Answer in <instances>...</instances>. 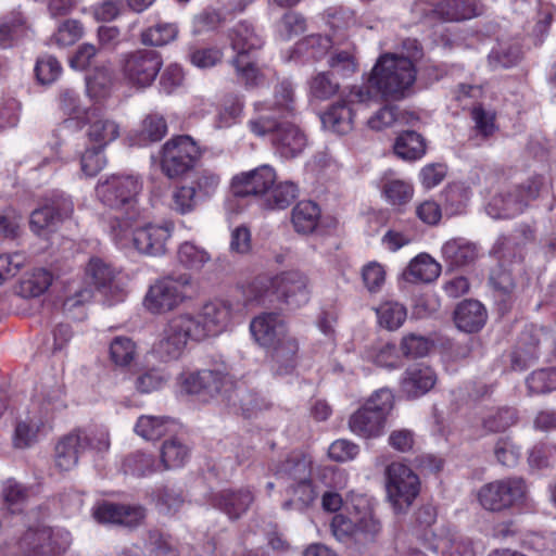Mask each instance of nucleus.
Instances as JSON below:
<instances>
[{
	"instance_id": "obj_41",
	"label": "nucleus",
	"mask_w": 556,
	"mask_h": 556,
	"mask_svg": "<svg viewBox=\"0 0 556 556\" xmlns=\"http://www.w3.org/2000/svg\"><path fill=\"white\" fill-rule=\"evenodd\" d=\"M53 275L45 268H35L20 281L18 294L23 298H36L43 294L51 286Z\"/></svg>"
},
{
	"instance_id": "obj_20",
	"label": "nucleus",
	"mask_w": 556,
	"mask_h": 556,
	"mask_svg": "<svg viewBox=\"0 0 556 556\" xmlns=\"http://www.w3.org/2000/svg\"><path fill=\"white\" fill-rule=\"evenodd\" d=\"M92 515L101 523L136 527L144 519L146 510L141 506L103 502L94 507Z\"/></svg>"
},
{
	"instance_id": "obj_5",
	"label": "nucleus",
	"mask_w": 556,
	"mask_h": 556,
	"mask_svg": "<svg viewBox=\"0 0 556 556\" xmlns=\"http://www.w3.org/2000/svg\"><path fill=\"white\" fill-rule=\"evenodd\" d=\"M242 312L243 304L238 301L214 299L205 302L197 315L192 314V324L204 341L230 330Z\"/></svg>"
},
{
	"instance_id": "obj_19",
	"label": "nucleus",
	"mask_w": 556,
	"mask_h": 556,
	"mask_svg": "<svg viewBox=\"0 0 556 556\" xmlns=\"http://www.w3.org/2000/svg\"><path fill=\"white\" fill-rule=\"evenodd\" d=\"M483 13L484 5L478 0H442L427 13V16L439 22H460Z\"/></svg>"
},
{
	"instance_id": "obj_52",
	"label": "nucleus",
	"mask_w": 556,
	"mask_h": 556,
	"mask_svg": "<svg viewBox=\"0 0 556 556\" xmlns=\"http://www.w3.org/2000/svg\"><path fill=\"white\" fill-rule=\"evenodd\" d=\"M530 394H544L556 390V367L532 371L526 379Z\"/></svg>"
},
{
	"instance_id": "obj_10",
	"label": "nucleus",
	"mask_w": 556,
	"mask_h": 556,
	"mask_svg": "<svg viewBox=\"0 0 556 556\" xmlns=\"http://www.w3.org/2000/svg\"><path fill=\"white\" fill-rule=\"evenodd\" d=\"M162 66V54L147 48L126 52L121 59V72L124 79L138 89L150 87L160 74Z\"/></svg>"
},
{
	"instance_id": "obj_18",
	"label": "nucleus",
	"mask_w": 556,
	"mask_h": 556,
	"mask_svg": "<svg viewBox=\"0 0 556 556\" xmlns=\"http://www.w3.org/2000/svg\"><path fill=\"white\" fill-rule=\"evenodd\" d=\"M271 285L279 296L289 305L295 307L308 302V279L299 270L285 271L275 277Z\"/></svg>"
},
{
	"instance_id": "obj_48",
	"label": "nucleus",
	"mask_w": 556,
	"mask_h": 556,
	"mask_svg": "<svg viewBox=\"0 0 556 556\" xmlns=\"http://www.w3.org/2000/svg\"><path fill=\"white\" fill-rule=\"evenodd\" d=\"M178 28L173 23H159L148 27L140 34V41L144 46L162 47L176 39Z\"/></svg>"
},
{
	"instance_id": "obj_57",
	"label": "nucleus",
	"mask_w": 556,
	"mask_h": 556,
	"mask_svg": "<svg viewBox=\"0 0 556 556\" xmlns=\"http://www.w3.org/2000/svg\"><path fill=\"white\" fill-rule=\"evenodd\" d=\"M309 94L317 100H328L338 93L340 85L329 73L320 72L308 81Z\"/></svg>"
},
{
	"instance_id": "obj_47",
	"label": "nucleus",
	"mask_w": 556,
	"mask_h": 556,
	"mask_svg": "<svg viewBox=\"0 0 556 556\" xmlns=\"http://www.w3.org/2000/svg\"><path fill=\"white\" fill-rule=\"evenodd\" d=\"M365 358L381 367L395 368L399 366L396 345L391 342H377L367 346Z\"/></svg>"
},
{
	"instance_id": "obj_8",
	"label": "nucleus",
	"mask_w": 556,
	"mask_h": 556,
	"mask_svg": "<svg viewBox=\"0 0 556 556\" xmlns=\"http://www.w3.org/2000/svg\"><path fill=\"white\" fill-rule=\"evenodd\" d=\"M189 341L202 340L192 324V314L180 313L167 320L154 351L165 362L175 361L184 354Z\"/></svg>"
},
{
	"instance_id": "obj_16",
	"label": "nucleus",
	"mask_w": 556,
	"mask_h": 556,
	"mask_svg": "<svg viewBox=\"0 0 556 556\" xmlns=\"http://www.w3.org/2000/svg\"><path fill=\"white\" fill-rule=\"evenodd\" d=\"M228 382V375L220 369H202L185 376L182 388L190 394L212 399L219 394Z\"/></svg>"
},
{
	"instance_id": "obj_40",
	"label": "nucleus",
	"mask_w": 556,
	"mask_h": 556,
	"mask_svg": "<svg viewBox=\"0 0 556 556\" xmlns=\"http://www.w3.org/2000/svg\"><path fill=\"white\" fill-rule=\"evenodd\" d=\"M287 494L289 498L282 504L285 509L294 508L302 511L308 508L317 498V491L313 480L288 484Z\"/></svg>"
},
{
	"instance_id": "obj_50",
	"label": "nucleus",
	"mask_w": 556,
	"mask_h": 556,
	"mask_svg": "<svg viewBox=\"0 0 556 556\" xmlns=\"http://www.w3.org/2000/svg\"><path fill=\"white\" fill-rule=\"evenodd\" d=\"M110 359L118 367L129 366L137 357L136 343L127 337H116L110 343Z\"/></svg>"
},
{
	"instance_id": "obj_60",
	"label": "nucleus",
	"mask_w": 556,
	"mask_h": 556,
	"mask_svg": "<svg viewBox=\"0 0 556 556\" xmlns=\"http://www.w3.org/2000/svg\"><path fill=\"white\" fill-rule=\"evenodd\" d=\"M521 60V50L518 45H500L489 54V63L494 68H508Z\"/></svg>"
},
{
	"instance_id": "obj_35",
	"label": "nucleus",
	"mask_w": 556,
	"mask_h": 556,
	"mask_svg": "<svg viewBox=\"0 0 556 556\" xmlns=\"http://www.w3.org/2000/svg\"><path fill=\"white\" fill-rule=\"evenodd\" d=\"M321 211L313 201H301L291 213V223L294 230L300 235H311L317 230L320 222Z\"/></svg>"
},
{
	"instance_id": "obj_39",
	"label": "nucleus",
	"mask_w": 556,
	"mask_h": 556,
	"mask_svg": "<svg viewBox=\"0 0 556 556\" xmlns=\"http://www.w3.org/2000/svg\"><path fill=\"white\" fill-rule=\"evenodd\" d=\"M393 149L399 157L405 161H416L425 155L427 146L425 138L420 134L414 130H406L399 135Z\"/></svg>"
},
{
	"instance_id": "obj_61",
	"label": "nucleus",
	"mask_w": 556,
	"mask_h": 556,
	"mask_svg": "<svg viewBox=\"0 0 556 556\" xmlns=\"http://www.w3.org/2000/svg\"><path fill=\"white\" fill-rule=\"evenodd\" d=\"M381 530V521L371 511L365 513L356 520V543L374 542Z\"/></svg>"
},
{
	"instance_id": "obj_11",
	"label": "nucleus",
	"mask_w": 556,
	"mask_h": 556,
	"mask_svg": "<svg viewBox=\"0 0 556 556\" xmlns=\"http://www.w3.org/2000/svg\"><path fill=\"white\" fill-rule=\"evenodd\" d=\"M190 286L188 275L166 276L150 286L143 304L153 314L170 312L182 304L187 296L186 289Z\"/></svg>"
},
{
	"instance_id": "obj_29",
	"label": "nucleus",
	"mask_w": 556,
	"mask_h": 556,
	"mask_svg": "<svg viewBox=\"0 0 556 556\" xmlns=\"http://www.w3.org/2000/svg\"><path fill=\"white\" fill-rule=\"evenodd\" d=\"M486 317V309L477 300L463 301L454 312L455 325L467 333L479 331L484 326Z\"/></svg>"
},
{
	"instance_id": "obj_64",
	"label": "nucleus",
	"mask_w": 556,
	"mask_h": 556,
	"mask_svg": "<svg viewBox=\"0 0 556 556\" xmlns=\"http://www.w3.org/2000/svg\"><path fill=\"white\" fill-rule=\"evenodd\" d=\"M178 261L187 268L199 269L208 262V253L191 242H184L178 249Z\"/></svg>"
},
{
	"instance_id": "obj_55",
	"label": "nucleus",
	"mask_w": 556,
	"mask_h": 556,
	"mask_svg": "<svg viewBox=\"0 0 556 556\" xmlns=\"http://www.w3.org/2000/svg\"><path fill=\"white\" fill-rule=\"evenodd\" d=\"M500 268L492 274L490 282L492 287L502 294H510L515 288L516 282L510 269L506 268L507 263L520 264L522 260L519 258H498Z\"/></svg>"
},
{
	"instance_id": "obj_17",
	"label": "nucleus",
	"mask_w": 556,
	"mask_h": 556,
	"mask_svg": "<svg viewBox=\"0 0 556 556\" xmlns=\"http://www.w3.org/2000/svg\"><path fill=\"white\" fill-rule=\"evenodd\" d=\"M173 224L152 225L137 228L132 231V243L136 250L147 255H162L166 252V244L173 231Z\"/></svg>"
},
{
	"instance_id": "obj_43",
	"label": "nucleus",
	"mask_w": 556,
	"mask_h": 556,
	"mask_svg": "<svg viewBox=\"0 0 556 556\" xmlns=\"http://www.w3.org/2000/svg\"><path fill=\"white\" fill-rule=\"evenodd\" d=\"M190 455V447L179 438L165 440L161 446V463L165 469L179 468Z\"/></svg>"
},
{
	"instance_id": "obj_36",
	"label": "nucleus",
	"mask_w": 556,
	"mask_h": 556,
	"mask_svg": "<svg viewBox=\"0 0 556 556\" xmlns=\"http://www.w3.org/2000/svg\"><path fill=\"white\" fill-rule=\"evenodd\" d=\"M486 213L492 218H510L523 212L522 200L517 199L513 189L496 193L488 203Z\"/></svg>"
},
{
	"instance_id": "obj_13",
	"label": "nucleus",
	"mask_w": 556,
	"mask_h": 556,
	"mask_svg": "<svg viewBox=\"0 0 556 556\" xmlns=\"http://www.w3.org/2000/svg\"><path fill=\"white\" fill-rule=\"evenodd\" d=\"M73 212L74 204L71 198L62 192H53L40 207L33 211L30 229L39 237H48L68 219Z\"/></svg>"
},
{
	"instance_id": "obj_37",
	"label": "nucleus",
	"mask_w": 556,
	"mask_h": 556,
	"mask_svg": "<svg viewBox=\"0 0 556 556\" xmlns=\"http://www.w3.org/2000/svg\"><path fill=\"white\" fill-rule=\"evenodd\" d=\"M298 350L296 340L289 333L280 342L267 349L273 362L277 365L279 374H288L294 368Z\"/></svg>"
},
{
	"instance_id": "obj_27",
	"label": "nucleus",
	"mask_w": 556,
	"mask_h": 556,
	"mask_svg": "<svg viewBox=\"0 0 556 556\" xmlns=\"http://www.w3.org/2000/svg\"><path fill=\"white\" fill-rule=\"evenodd\" d=\"M85 452L77 429L61 437L54 447V465L61 471H70L77 464L79 455Z\"/></svg>"
},
{
	"instance_id": "obj_63",
	"label": "nucleus",
	"mask_w": 556,
	"mask_h": 556,
	"mask_svg": "<svg viewBox=\"0 0 556 556\" xmlns=\"http://www.w3.org/2000/svg\"><path fill=\"white\" fill-rule=\"evenodd\" d=\"M77 431L79 432L81 443H84L85 451L92 450L97 453H104L109 451L111 443L110 434L106 429H77Z\"/></svg>"
},
{
	"instance_id": "obj_21",
	"label": "nucleus",
	"mask_w": 556,
	"mask_h": 556,
	"mask_svg": "<svg viewBox=\"0 0 556 556\" xmlns=\"http://www.w3.org/2000/svg\"><path fill=\"white\" fill-rule=\"evenodd\" d=\"M85 115L88 124L86 135L93 146L104 149L119 137L118 123L109 118L99 108H90Z\"/></svg>"
},
{
	"instance_id": "obj_30",
	"label": "nucleus",
	"mask_w": 556,
	"mask_h": 556,
	"mask_svg": "<svg viewBox=\"0 0 556 556\" xmlns=\"http://www.w3.org/2000/svg\"><path fill=\"white\" fill-rule=\"evenodd\" d=\"M435 382V372L428 366L418 365L406 369L401 388L408 397H418L429 392Z\"/></svg>"
},
{
	"instance_id": "obj_33",
	"label": "nucleus",
	"mask_w": 556,
	"mask_h": 556,
	"mask_svg": "<svg viewBox=\"0 0 556 556\" xmlns=\"http://www.w3.org/2000/svg\"><path fill=\"white\" fill-rule=\"evenodd\" d=\"M115 277L116 270L101 257L92 256L86 264V282L104 294L112 289Z\"/></svg>"
},
{
	"instance_id": "obj_22",
	"label": "nucleus",
	"mask_w": 556,
	"mask_h": 556,
	"mask_svg": "<svg viewBox=\"0 0 556 556\" xmlns=\"http://www.w3.org/2000/svg\"><path fill=\"white\" fill-rule=\"evenodd\" d=\"M250 330L254 340L266 350L288 334L285 320L276 313L256 316L250 324Z\"/></svg>"
},
{
	"instance_id": "obj_38",
	"label": "nucleus",
	"mask_w": 556,
	"mask_h": 556,
	"mask_svg": "<svg viewBox=\"0 0 556 556\" xmlns=\"http://www.w3.org/2000/svg\"><path fill=\"white\" fill-rule=\"evenodd\" d=\"M441 271V265L429 254L422 253L416 256L408 265L404 275L410 282H431Z\"/></svg>"
},
{
	"instance_id": "obj_14",
	"label": "nucleus",
	"mask_w": 556,
	"mask_h": 556,
	"mask_svg": "<svg viewBox=\"0 0 556 556\" xmlns=\"http://www.w3.org/2000/svg\"><path fill=\"white\" fill-rule=\"evenodd\" d=\"M276 179L275 169L269 165H262L233 176L230 189L236 198H261L268 194Z\"/></svg>"
},
{
	"instance_id": "obj_12",
	"label": "nucleus",
	"mask_w": 556,
	"mask_h": 556,
	"mask_svg": "<svg viewBox=\"0 0 556 556\" xmlns=\"http://www.w3.org/2000/svg\"><path fill=\"white\" fill-rule=\"evenodd\" d=\"M199 156V148L190 136L174 137L162 148V172L172 179L181 177L194 167Z\"/></svg>"
},
{
	"instance_id": "obj_24",
	"label": "nucleus",
	"mask_w": 556,
	"mask_h": 556,
	"mask_svg": "<svg viewBox=\"0 0 556 556\" xmlns=\"http://www.w3.org/2000/svg\"><path fill=\"white\" fill-rule=\"evenodd\" d=\"M271 143L281 157L294 159L305 150L307 137L298 125L285 122L273 136Z\"/></svg>"
},
{
	"instance_id": "obj_28",
	"label": "nucleus",
	"mask_w": 556,
	"mask_h": 556,
	"mask_svg": "<svg viewBox=\"0 0 556 556\" xmlns=\"http://www.w3.org/2000/svg\"><path fill=\"white\" fill-rule=\"evenodd\" d=\"M478 255L477 244L464 238L448 240L442 247L443 261L452 269L473 264Z\"/></svg>"
},
{
	"instance_id": "obj_62",
	"label": "nucleus",
	"mask_w": 556,
	"mask_h": 556,
	"mask_svg": "<svg viewBox=\"0 0 556 556\" xmlns=\"http://www.w3.org/2000/svg\"><path fill=\"white\" fill-rule=\"evenodd\" d=\"M256 110L260 112L258 116L249 121V127L256 136H265L267 134L277 132V129L285 123L279 122L278 118L267 111L264 104H257Z\"/></svg>"
},
{
	"instance_id": "obj_42",
	"label": "nucleus",
	"mask_w": 556,
	"mask_h": 556,
	"mask_svg": "<svg viewBox=\"0 0 556 556\" xmlns=\"http://www.w3.org/2000/svg\"><path fill=\"white\" fill-rule=\"evenodd\" d=\"M442 206L447 215H458L466 211L470 189L460 182L447 185L441 193Z\"/></svg>"
},
{
	"instance_id": "obj_26",
	"label": "nucleus",
	"mask_w": 556,
	"mask_h": 556,
	"mask_svg": "<svg viewBox=\"0 0 556 556\" xmlns=\"http://www.w3.org/2000/svg\"><path fill=\"white\" fill-rule=\"evenodd\" d=\"M534 240V230L529 225H520L508 236H501L492 248L497 258L522 260V248Z\"/></svg>"
},
{
	"instance_id": "obj_15",
	"label": "nucleus",
	"mask_w": 556,
	"mask_h": 556,
	"mask_svg": "<svg viewBox=\"0 0 556 556\" xmlns=\"http://www.w3.org/2000/svg\"><path fill=\"white\" fill-rule=\"evenodd\" d=\"M255 493L250 486L239 489H223L214 493L211 504L224 513L230 520H239L251 508Z\"/></svg>"
},
{
	"instance_id": "obj_23",
	"label": "nucleus",
	"mask_w": 556,
	"mask_h": 556,
	"mask_svg": "<svg viewBox=\"0 0 556 556\" xmlns=\"http://www.w3.org/2000/svg\"><path fill=\"white\" fill-rule=\"evenodd\" d=\"M224 401L235 413L245 418L255 416L268 407V403L262 396L244 384H233L225 389Z\"/></svg>"
},
{
	"instance_id": "obj_45",
	"label": "nucleus",
	"mask_w": 556,
	"mask_h": 556,
	"mask_svg": "<svg viewBox=\"0 0 556 556\" xmlns=\"http://www.w3.org/2000/svg\"><path fill=\"white\" fill-rule=\"evenodd\" d=\"M238 79L245 86H257L264 78L257 60L254 55H240L231 60Z\"/></svg>"
},
{
	"instance_id": "obj_2",
	"label": "nucleus",
	"mask_w": 556,
	"mask_h": 556,
	"mask_svg": "<svg viewBox=\"0 0 556 556\" xmlns=\"http://www.w3.org/2000/svg\"><path fill=\"white\" fill-rule=\"evenodd\" d=\"M528 485L521 477H506L488 482L477 493L479 505L491 513H506L523 506L528 498Z\"/></svg>"
},
{
	"instance_id": "obj_59",
	"label": "nucleus",
	"mask_w": 556,
	"mask_h": 556,
	"mask_svg": "<svg viewBox=\"0 0 556 556\" xmlns=\"http://www.w3.org/2000/svg\"><path fill=\"white\" fill-rule=\"evenodd\" d=\"M382 192L390 204L404 205L413 198L414 188L404 180L393 179L383 184Z\"/></svg>"
},
{
	"instance_id": "obj_25",
	"label": "nucleus",
	"mask_w": 556,
	"mask_h": 556,
	"mask_svg": "<svg viewBox=\"0 0 556 556\" xmlns=\"http://www.w3.org/2000/svg\"><path fill=\"white\" fill-rule=\"evenodd\" d=\"M312 457L303 452L293 451L275 466L274 473L290 484L312 480Z\"/></svg>"
},
{
	"instance_id": "obj_7",
	"label": "nucleus",
	"mask_w": 556,
	"mask_h": 556,
	"mask_svg": "<svg viewBox=\"0 0 556 556\" xmlns=\"http://www.w3.org/2000/svg\"><path fill=\"white\" fill-rule=\"evenodd\" d=\"M189 341L202 340L192 324V314L180 313L167 320L154 351L165 362L175 361L184 354Z\"/></svg>"
},
{
	"instance_id": "obj_51",
	"label": "nucleus",
	"mask_w": 556,
	"mask_h": 556,
	"mask_svg": "<svg viewBox=\"0 0 556 556\" xmlns=\"http://www.w3.org/2000/svg\"><path fill=\"white\" fill-rule=\"evenodd\" d=\"M271 110L280 116H293L295 113L294 89L290 81L283 80L274 89V103Z\"/></svg>"
},
{
	"instance_id": "obj_54",
	"label": "nucleus",
	"mask_w": 556,
	"mask_h": 556,
	"mask_svg": "<svg viewBox=\"0 0 556 556\" xmlns=\"http://www.w3.org/2000/svg\"><path fill=\"white\" fill-rule=\"evenodd\" d=\"M298 191V186L292 181L275 182L267 194V205L270 208H286L295 200Z\"/></svg>"
},
{
	"instance_id": "obj_32",
	"label": "nucleus",
	"mask_w": 556,
	"mask_h": 556,
	"mask_svg": "<svg viewBox=\"0 0 556 556\" xmlns=\"http://www.w3.org/2000/svg\"><path fill=\"white\" fill-rule=\"evenodd\" d=\"M519 421L518 410L514 407H493L480 417V427L485 434L503 433Z\"/></svg>"
},
{
	"instance_id": "obj_49",
	"label": "nucleus",
	"mask_w": 556,
	"mask_h": 556,
	"mask_svg": "<svg viewBox=\"0 0 556 556\" xmlns=\"http://www.w3.org/2000/svg\"><path fill=\"white\" fill-rule=\"evenodd\" d=\"M220 185V174L208 168L199 170L191 182V186L197 191V195L200 201L207 200L216 194Z\"/></svg>"
},
{
	"instance_id": "obj_4",
	"label": "nucleus",
	"mask_w": 556,
	"mask_h": 556,
	"mask_svg": "<svg viewBox=\"0 0 556 556\" xmlns=\"http://www.w3.org/2000/svg\"><path fill=\"white\" fill-rule=\"evenodd\" d=\"M394 396L391 390L376 391L366 403L349 419L352 432L363 438H377L382 434L387 416L393 408Z\"/></svg>"
},
{
	"instance_id": "obj_53",
	"label": "nucleus",
	"mask_w": 556,
	"mask_h": 556,
	"mask_svg": "<svg viewBox=\"0 0 556 556\" xmlns=\"http://www.w3.org/2000/svg\"><path fill=\"white\" fill-rule=\"evenodd\" d=\"M200 199L197 195V191L191 185H181L176 187L172 192V204L173 211L180 215H186L195 210Z\"/></svg>"
},
{
	"instance_id": "obj_9",
	"label": "nucleus",
	"mask_w": 556,
	"mask_h": 556,
	"mask_svg": "<svg viewBox=\"0 0 556 556\" xmlns=\"http://www.w3.org/2000/svg\"><path fill=\"white\" fill-rule=\"evenodd\" d=\"M388 500L396 514H406L420 493L419 477L406 465L392 463L386 468Z\"/></svg>"
},
{
	"instance_id": "obj_3",
	"label": "nucleus",
	"mask_w": 556,
	"mask_h": 556,
	"mask_svg": "<svg viewBox=\"0 0 556 556\" xmlns=\"http://www.w3.org/2000/svg\"><path fill=\"white\" fill-rule=\"evenodd\" d=\"M71 545V533L61 528H28L13 543L16 556H59Z\"/></svg>"
},
{
	"instance_id": "obj_56",
	"label": "nucleus",
	"mask_w": 556,
	"mask_h": 556,
	"mask_svg": "<svg viewBox=\"0 0 556 556\" xmlns=\"http://www.w3.org/2000/svg\"><path fill=\"white\" fill-rule=\"evenodd\" d=\"M328 65L342 77H349L358 70L354 50H334L328 59Z\"/></svg>"
},
{
	"instance_id": "obj_34",
	"label": "nucleus",
	"mask_w": 556,
	"mask_h": 556,
	"mask_svg": "<svg viewBox=\"0 0 556 556\" xmlns=\"http://www.w3.org/2000/svg\"><path fill=\"white\" fill-rule=\"evenodd\" d=\"M323 126L332 132L344 135L352 130L354 113L346 101L332 104L321 116Z\"/></svg>"
},
{
	"instance_id": "obj_46",
	"label": "nucleus",
	"mask_w": 556,
	"mask_h": 556,
	"mask_svg": "<svg viewBox=\"0 0 556 556\" xmlns=\"http://www.w3.org/2000/svg\"><path fill=\"white\" fill-rule=\"evenodd\" d=\"M378 323L388 330L399 329L407 317L406 307L395 301H386L376 308Z\"/></svg>"
},
{
	"instance_id": "obj_1",
	"label": "nucleus",
	"mask_w": 556,
	"mask_h": 556,
	"mask_svg": "<svg viewBox=\"0 0 556 556\" xmlns=\"http://www.w3.org/2000/svg\"><path fill=\"white\" fill-rule=\"evenodd\" d=\"M416 80V68L410 59L383 54L376 62L368 83L384 99L400 100Z\"/></svg>"
},
{
	"instance_id": "obj_31",
	"label": "nucleus",
	"mask_w": 556,
	"mask_h": 556,
	"mask_svg": "<svg viewBox=\"0 0 556 556\" xmlns=\"http://www.w3.org/2000/svg\"><path fill=\"white\" fill-rule=\"evenodd\" d=\"M229 40L232 50L236 52L235 56L254 55L264 43L253 25L247 21L239 22L232 27L229 33Z\"/></svg>"
},
{
	"instance_id": "obj_44",
	"label": "nucleus",
	"mask_w": 556,
	"mask_h": 556,
	"mask_svg": "<svg viewBox=\"0 0 556 556\" xmlns=\"http://www.w3.org/2000/svg\"><path fill=\"white\" fill-rule=\"evenodd\" d=\"M170 424L167 417L143 415L138 418L135 432L144 440L156 441L168 433Z\"/></svg>"
},
{
	"instance_id": "obj_6",
	"label": "nucleus",
	"mask_w": 556,
	"mask_h": 556,
	"mask_svg": "<svg viewBox=\"0 0 556 556\" xmlns=\"http://www.w3.org/2000/svg\"><path fill=\"white\" fill-rule=\"evenodd\" d=\"M143 187L142 180L135 175H111L100 180L96 187L98 199L114 210H130L129 218L137 219V197Z\"/></svg>"
},
{
	"instance_id": "obj_58",
	"label": "nucleus",
	"mask_w": 556,
	"mask_h": 556,
	"mask_svg": "<svg viewBox=\"0 0 556 556\" xmlns=\"http://www.w3.org/2000/svg\"><path fill=\"white\" fill-rule=\"evenodd\" d=\"M83 35L81 23L78 20L68 18L59 25L50 40L59 47H68L77 42Z\"/></svg>"
}]
</instances>
